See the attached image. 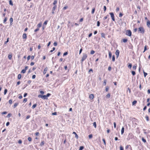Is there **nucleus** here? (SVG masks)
<instances>
[{
    "mask_svg": "<svg viewBox=\"0 0 150 150\" xmlns=\"http://www.w3.org/2000/svg\"><path fill=\"white\" fill-rule=\"evenodd\" d=\"M138 32L139 33L144 34L145 32V30L144 28L142 27L139 28L138 29Z\"/></svg>",
    "mask_w": 150,
    "mask_h": 150,
    "instance_id": "nucleus-1",
    "label": "nucleus"
},
{
    "mask_svg": "<svg viewBox=\"0 0 150 150\" xmlns=\"http://www.w3.org/2000/svg\"><path fill=\"white\" fill-rule=\"evenodd\" d=\"M87 55L86 54H83L82 59H81V61L82 62H83L87 57Z\"/></svg>",
    "mask_w": 150,
    "mask_h": 150,
    "instance_id": "nucleus-2",
    "label": "nucleus"
},
{
    "mask_svg": "<svg viewBox=\"0 0 150 150\" xmlns=\"http://www.w3.org/2000/svg\"><path fill=\"white\" fill-rule=\"evenodd\" d=\"M126 34L129 36H131L132 35V32L130 30H127L126 31Z\"/></svg>",
    "mask_w": 150,
    "mask_h": 150,
    "instance_id": "nucleus-3",
    "label": "nucleus"
},
{
    "mask_svg": "<svg viewBox=\"0 0 150 150\" xmlns=\"http://www.w3.org/2000/svg\"><path fill=\"white\" fill-rule=\"evenodd\" d=\"M109 14L110 15L112 19V20L113 21H115V18H114V16L113 13H110Z\"/></svg>",
    "mask_w": 150,
    "mask_h": 150,
    "instance_id": "nucleus-4",
    "label": "nucleus"
},
{
    "mask_svg": "<svg viewBox=\"0 0 150 150\" xmlns=\"http://www.w3.org/2000/svg\"><path fill=\"white\" fill-rule=\"evenodd\" d=\"M28 66H26L25 67V68L24 69H23L21 71V73H25V72L26 71V70L28 69Z\"/></svg>",
    "mask_w": 150,
    "mask_h": 150,
    "instance_id": "nucleus-5",
    "label": "nucleus"
},
{
    "mask_svg": "<svg viewBox=\"0 0 150 150\" xmlns=\"http://www.w3.org/2000/svg\"><path fill=\"white\" fill-rule=\"evenodd\" d=\"M120 53V51L118 50H117L115 54L117 56V58L119 56V54Z\"/></svg>",
    "mask_w": 150,
    "mask_h": 150,
    "instance_id": "nucleus-6",
    "label": "nucleus"
},
{
    "mask_svg": "<svg viewBox=\"0 0 150 150\" xmlns=\"http://www.w3.org/2000/svg\"><path fill=\"white\" fill-rule=\"evenodd\" d=\"M57 7V6L56 5H54V6L53 7V8H52V13L53 14L54 13V11L55 9Z\"/></svg>",
    "mask_w": 150,
    "mask_h": 150,
    "instance_id": "nucleus-7",
    "label": "nucleus"
},
{
    "mask_svg": "<svg viewBox=\"0 0 150 150\" xmlns=\"http://www.w3.org/2000/svg\"><path fill=\"white\" fill-rule=\"evenodd\" d=\"M22 37L23 39H26L27 37L26 34L25 33L23 34V35Z\"/></svg>",
    "mask_w": 150,
    "mask_h": 150,
    "instance_id": "nucleus-8",
    "label": "nucleus"
},
{
    "mask_svg": "<svg viewBox=\"0 0 150 150\" xmlns=\"http://www.w3.org/2000/svg\"><path fill=\"white\" fill-rule=\"evenodd\" d=\"M94 98V95L93 94H91L89 96V98L91 99H93Z\"/></svg>",
    "mask_w": 150,
    "mask_h": 150,
    "instance_id": "nucleus-9",
    "label": "nucleus"
},
{
    "mask_svg": "<svg viewBox=\"0 0 150 150\" xmlns=\"http://www.w3.org/2000/svg\"><path fill=\"white\" fill-rule=\"evenodd\" d=\"M73 134H74L75 135V137L76 138V139H78L79 138V137L77 134L75 132H73Z\"/></svg>",
    "mask_w": 150,
    "mask_h": 150,
    "instance_id": "nucleus-10",
    "label": "nucleus"
},
{
    "mask_svg": "<svg viewBox=\"0 0 150 150\" xmlns=\"http://www.w3.org/2000/svg\"><path fill=\"white\" fill-rule=\"evenodd\" d=\"M147 25L149 28L150 27V22L149 20H148L147 22Z\"/></svg>",
    "mask_w": 150,
    "mask_h": 150,
    "instance_id": "nucleus-11",
    "label": "nucleus"
},
{
    "mask_svg": "<svg viewBox=\"0 0 150 150\" xmlns=\"http://www.w3.org/2000/svg\"><path fill=\"white\" fill-rule=\"evenodd\" d=\"M10 25H11L12 24V22L13 21V19L12 18H11L10 19Z\"/></svg>",
    "mask_w": 150,
    "mask_h": 150,
    "instance_id": "nucleus-12",
    "label": "nucleus"
},
{
    "mask_svg": "<svg viewBox=\"0 0 150 150\" xmlns=\"http://www.w3.org/2000/svg\"><path fill=\"white\" fill-rule=\"evenodd\" d=\"M47 67H46L45 68V69H44V71H43L44 74H45L46 73V71H47Z\"/></svg>",
    "mask_w": 150,
    "mask_h": 150,
    "instance_id": "nucleus-13",
    "label": "nucleus"
},
{
    "mask_svg": "<svg viewBox=\"0 0 150 150\" xmlns=\"http://www.w3.org/2000/svg\"><path fill=\"white\" fill-rule=\"evenodd\" d=\"M124 128L123 127H122L121 130V133L122 134L123 133H124Z\"/></svg>",
    "mask_w": 150,
    "mask_h": 150,
    "instance_id": "nucleus-14",
    "label": "nucleus"
},
{
    "mask_svg": "<svg viewBox=\"0 0 150 150\" xmlns=\"http://www.w3.org/2000/svg\"><path fill=\"white\" fill-rule=\"evenodd\" d=\"M18 103H15L13 105L14 108H15L18 105Z\"/></svg>",
    "mask_w": 150,
    "mask_h": 150,
    "instance_id": "nucleus-15",
    "label": "nucleus"
},
{
    "mask_svg": "<svg viewBox=\"0 0 150 150\" xmlns=\"http://www.w3.org/2000/svg\"><path fill=\"white\" fill-rule=\"evenodd\" d=\"M115 55H113L112 57V62H114L115 61Z\"/></svg>",
    "mask_w": 150,
    "mask_h": 150,
    "instance_id": "nucleus-16",
    "label": "nucleus"
},
{
    "mask_svg": "<svg viewBox=\"0 0 150 150\" xmlns=\"http://www.w3.org/2000/svg\"><path fill=\"white\" fill-rule=\"evenodd\" d=\"M42 98L44 99H47V97L46 95H43V96Z\"/></svg>",
    "mask_w": 150,
    "mask_h": 150,
    "instance_id": "nucleus-17",
    "label": "nucleus"
},
{
    "mask_svg": "<svg viewBox=\"0 0 150 150\" xmlns=\"http://www.w3.org/2000/svg\"><path fill=\"white\" fill-rule=\"evenodd\" d=\"M112 56V54L109 51V57L110 58Z\"/></svg>",
    "mask_w": 150,
    "mask_h": 150,
    "instance_id": "nucleus-18",
    "label": "nucleus"
},
{
    "mask_svg": "<svg viewBox=\"0 0 150 150\" xmlns=\"http://www.w3.org/2000/svg\"><path fill=\"white\" fill-rule=\"evenodd\" d=\"M123 42L124 43H126L127 41V40L126 39H122Z\"/></svg>",
    "mask_w": 150,
    "mask_h": 150,
    "instance_id": "nucleus-19",
    "label": "nucleus"
},
{
    "mask_svg": "<svg viewBox=\"0 0 150 150\" xmlns=\"http://www.w3.org/2000/svg\"><path fill=\"white\" fill-rule=\"evenodd\" d=\"M145 118H146V120L147 121H149V117L148 115H146L145 116Z\"/></svg>",
    "mask_w": 150,
    "mask_h": 150,
    "instance_id": "nucleus-20",
    "label": "nucleus"
},
{
    "mask_svg": "<svg viewBox=\"0 0 150 150\" xmlns=\"http://www.w3.org/2000/svg\"><path fill=\"white\" fill-rule=\"evenodd\" d=\"M21 74H18V79H21Z\"/></svg>",
    "mask_w": 150,
    "mask_h": 150,
    "instance_id": "nucleus-21",
    "label": "nucleus"
},
{
    "mask_svg": "<svg viewBox=\"0 0 150 150\" xmlns=\"http://www.w3.org/2000/svg\"><path fill=\"white\" fill-rule=\"evenodd\" d=\"M137 103V101L136 100H134L132 103V105H134L135 104Z\"/></svg>",
    "mask_w": 150,
    "mask_h": 150,
    "instance_id": "nucleus-22",
    "label": "nucleus"
},
{
    "mask_svg": "<svg viewBox=\"0 0 150 150\" xmlns=\"http://www.w3.org/2000/svg\"><path fill=\"white\" fill-rule=\"evenodd\" d=\"M7 18L6 17H5L4 19V20L3 23H5L7 21Z\"/></svg>",
    "mask_w": 150,
    "mask_h": 150,
    "instance_id": "nucleus-23",
    "label": "nucleus"
},
{
    "mask_svg": "<svg viewBox=\"0 0 150 150\" xmlns=\"http://www.w3.org/2000/svg\"><path fill=\"white\" fill-rule=\"evenodd\" d=\"M37 105V104H34L32 106V108L33 109H34L36 107V106Z\"/></svg>",
    "mask_w": 150,
    "mask_h": 150,
    "instance_id": "nucleus-24",
    "label": "nucleus"
},
{
    "mask_svg": "<svg viewBox=\"0 0 150 150\" xmlns=\"http://www.w3.org/2000/svg\"><path fill=\"white\" fill-rule=\"evenodd\" d=\"M57 3V1L55 0L53 3V4L54 5H56L55 4Z\"/></svg>",
    "mask_w": 150,
    "mask_h": 150,
    "instance_id": "nucleus-25",
    "label": "nucleus"
},
{
    "mask_svg": "<svg viewBox=\"0 0 150 150\" xmlns=\"http://www.w3.org/2000/svg\"><path fill=\"white\" fill-rule=\"evenodd\" d=\"M9 3L10 5H11V6H13V4L11 0L9 1Z\"/></svg>",
    "mask_w": 150,
    "mask_h": 150,
    "instance_id": "nucleus-26",
    "label": "nucleus"
},
{
    "mask_svg": "<svg viewBox=\"0 0 150 150\" xmlns=\"http://www.w3.org/2000/svg\"><path fill=\"white\" fill-rule=\"evenodd\" d=\"M84 148V147L83 146H81L80 147L79 150H82Z\"/></svg>",
    "mask_w": 150,
    "mask_h": 150,
    "instance_id": "nucleus-27",
    "label": "nucleus"
},
{
    "mask_svg": "<svg viewBox=\"0 0 150 150\" xmlns=\"http://www.w3.org/2000/svg\"><path fill=\"white\" fill-rule=\"evenodd\" d=\"M93 125L95 128H96V122H94L93 123Z\"/></svg>",
    "mask_w": 150,
    "mask_h": 150,
    "instance_id": "nucleus-28",
    "label": "nucleus"
},
{
    "mask_svg": "<svg viewBox=\"0 0 150 150\" xmlns=\"http://www.w3.org/2000/svg\"><path fill=\"white\" fill-rule=\"evenodd\" d=\"M42 25V23H40L38 24L37 26L38 27L40 28L41 27Z\"/></svg>",
    "mask_w": 150,
    "mask_h": 150,
    "instance_id": "nucleus-29",
    "label": "nucleus"
},
{
    "mask_svg": "<svg viewBox=\"0 0 150 150\" xmlns=\"http://www.w3.org/2000/svg\"><path fill=\"white\" fill-rule=\"evenodd\" d=\"M12 56L11 55H8V58L9 59H10V60L12 58Z\"/></svg>",
    "mask_w": 150,
    "mask_h": 150,
    "instance_id": "nucleus-30",
    "label": "nucleus"
},
{
    "mask_svg": "<svg viewBox=\"0 0 150 150\" xmlns=\"http://www.w3.org/2000/svg\"><path fill=\"white\" fill-rule=\"evenodd\" d=\"M95 11V8H93L92 9V11H91V13L92 14H93L94 13Z\"/></svg>",
    "mask_w": 150,
    "mask_h": 150,
    "instance_id": "nucleus-31",
    "label": "nucleus"
},
{
    "mask_svg": "<svg viewBox=\"0 0 150 150\" xmlns=\"http://www.w3.org/2000/svg\"><path fill=\"white\" fill-rule=\"evenodd\" d=\"M27 101V99L26 98H25L23 101V102L24 103H25Z\"/></svg>",
    "mask_w": 150,
    "mask_h": 150,
    "instance_id": "nucleus-32",
    "label": "nucleus"
},
{
    "mask_svg": "<svg viewBox=\"0 0 150 150\" xmlns=\"http://www.w3.org/2000/svg\"><path fill=\"white\" fill-rule=\"evenodd\" d=\"M120 150H124V148L121 145L120 146Z\"/></svg>",
    "mask_w": 150,
    "mask_h": 150,
    "instance_id": "nucleus-33",
    "label": "nucleus"
},
{
    "mask_svg": "<svg viewBox=\"0 0 150 150\" xmlns=\"http://www.w3.org/2000/svg\"><path fill=\"white\" fill-rule=\"evenodd\" d=\"M142 141L144 142V143H145L146 142V140L145 139H144V138H142Z\"/></svg>",
    "mask_w": 150,
    "mask_h": 150,
    "instance_id": "nucleus-34",
    "label": "nucleus"
},
{
    "mask_svg": "<svg viewBox=\"0 0 150 150\" xmlns=\"http://www.w3.org/2000/svg\"><path fill=\"white\" fill-rule=\"evenodd\" d=\"M47 22H48L47 21H45L43 23V25H46L47 24Z\"/></svg>",
    "mask_w": 150,
    "mask_h": 150,
    "instance_id": "nucleus-35",
    "label": "nucleus"
},
{
    "mask_svg": "<svg viewBox=\"0 0 150 150\" xmlns=\"http://www.w3.org/2000/svg\"><path fill=\"white\" fill-rule=\"evenodd\" d=\"M110 93H108L106 96V97L107 98H110Z\"/></svg>",
    "mask_w": 150,
    "mask_h": 150,
    "instance_id": "nucleus-36",
    "label": "nucleus"
},
{
    "mask_svg": "<svg viewBox=\"0 0 150 150\" xmlns=\"http://www.w3.org/2000/svg\"><path fill=\"white\" fill-rule=\"evenodd\" d=\"M132 67V65L131 64H129V65H128V67L129 68H131V67Z\"/></svg>",
    "mask_w": 150,
    "mask_h": 150,
    "instance_id": "nucleus-37",
    "label": "nucleus"
},
{
    "mask_svg": "<svg viewBox=\"0 0 150 150\" xmlns=\"http://www.w3.org/2000/svg\"><path fill=\"white\" fill-rule=\"evenodd\" d=\"M132 74L133 75V76H134V75H135V71H132Z\"/></svg>",
    "mask_w": 150,
    "mask_h": 150,
    "instance_id": "nucleus-38",
    "label": "nucleus"
},
{
    "mask_svg": "<svg viewBox=\"0 0 150 150\" xmlns=\"http://www.w3.org/2000/svg\"><path fill=\"white\" fill-rule=\"evenodd\" d=\"M106 80H105L104 81V82L103 83V85L104 86H105L106 84Z\"/></svg>",
    "mask_w": 150,
    "mask_h": 150,
    "instance_id": "nucleus-39",
    "label": "nucleus"
},
{
    "mask_svg": "<svg viewBox=\"0 0 150 150\" xmlns=\"http://www.w3.org/2000/svg\"><path fill=\"white\" fill-rule=\"evenodd\" d=\"M95 53V51L94 50H91V54H93Z\"/></svg>",
    "mask_w": 150,
    "mask_h": 150,
    "instance_id": "nucleus-40",
    "label": "nucleus"
},
{
    "mask_svg": "<svg viewBox=\"0 0 150 150\" xmlns=\"http://www.w3.org/2000/svg\"><path fill=\"white\" fill-rule=\"evenodd\" d=\"M109 89V87L108 86L106 87L105 88V91L106 92H108V91Z\"/></svg>",
    "mask_w": 150,
    "mask_h": 150,
    "instance_id": "nucleus-41",
    "label": "nucleus"
},
{
    "mask_svg": "<svg viewBox=\"0 0 150 150\" xmlns=\"http://www.w3.org/2000/svg\"><path fill=\"white\" fill-rule=\"evenodd\" d=\"M100 25V22L99 21H98L97 22V26H99Z\"/></svg>",
    "mask_w": 150,
    "mask_h": 150,
    "instance_id": "nucleus-42",
    "label": "nucleus"
},
{
    "mask_svg": "<svg viewBox=\"0 0 150 150\" xmlns=\"http://www.w3.org/2000/svg\"><path fill=\"white\" fill-rule=\"evenodd\" d=\"M28 140L29 142H31L32 141V138L30 137H29L28 138Z\"/></svg>",
    "mask_w": 150,
    "mask_h": 150,
    "instance_id": "nucleus-43",
    "label": "nucleus"
},
{
    "mask_svg": "<svg viewBox=\"0 0 150 150\" xmlns=\"http://www.w3.org/2000/svg\"><path fill=\"white\" fill-rule=\"evenodd\" d=\"M44 144V141L40 143V145L41 146H43Z\"/></svg>",
    "mask_w": 150,
    "mask_h": 150,
    "instance_id": "nucleus-44",
    "label": "nucleus"
},
{
    "mask_svg": "<svg viewBox=\"0 0 150 150\" xmlns=\"http://www.w3.org/2000/svg\"><path fill=\"white\" fill-rule=\"evenodd\" d=\"M7 92V89H5L4 91V94L5 95Z\"/></svg>",
    "mask_w": 150,
    "mask_h": 150,
    "instance_id": "nucleus-45",
    "label": "nucleus"
},
{
    "mask_svg": "<svg viewBox=\"0 0 150 150\" xmlns=\"http://www.w3.org/2000/svg\"><path fill=\"white\" fill-rule=\"evenodd\" d=\"M12 103V100L11 99H10L9 100V103L10 104H11Z\"/></svg>",
    "mask_w": 150,
    "mask_h": 150,
    "instance_id": "nucleus-46",
    "label": "nucleus"
},
{
    "mask_svg": "<svg viewBox=\"0 0 150 150\" xmlns=\"http://www.w3.org/2000/svg\"><path fill=\"white\" fill-rule=\"evenodd\" d=\"M89 138L91 139L92 137V134H89L88 136Z\"/></svg>",
    "mask_w": 150,
    "mask_h": 150,
    "instance_id": "nucleus-47",
    "label": "nucleus"
},
{
    "mask_svg": "<svg viewBox=\"0 0 150 150\" xmlns=\"http://www.w3.org/2000/svg\"><path fill=\"white\" fill-rule=\"evenodd\" d=\"M108 15H107L106 16H105L104 18H103V19L104 20H105V19H107V18H108Z\"/></svg>",
    "mask_w": 150,
    "mask_h": 150,
    "instance_id": "nucleus-48",
    "label": "nucleus"
},
{
    "mask_svg": "<svg viewBox=\"0 0 150 150\" xmlns=\"http://www.w3.org/2000/svg\"><path fill=\"white\" fill-rule=\"evenodd\" d=\"M103 143H104V144H105V145H106V142H105V139H103Z\"/></svg>",
    "mask_w": 150,
    "mask_h": 150,
    "instance_id": "nucleus-49",
    "label": "nucleus"
},
{
    "mask_svg": "<svg viewBox=\"0 0 150 150\" xmlns=\"http://www.w3.org/2000/svg\"><path fill=\"white\" fill-rule=\"evenodd\" d=\"M144 75L145 77L147 75V74L144 71Z\"/></svg>",
    "mask_w": 150,
    "mask_h": 150,
    "instance_id": "nucleus-50",
    "label": "nucleus"
},
{
    "mask_svg": "<svg viewBox=\"0 0 150 150\" xmlns=\"http://www.w3.org/2000/svg\"><path fill=\"white\" fill-rule=\"evenodd\" d=\"M52 114L53 115H57V112H53Z\"/></svg>",
    "mask_w": 150,
    "mask_h": 150,
    "instance_id": "nucleus-51",
    "label": "nucleus"
},
{
    "mask_svg": "<svg viewBox=\"0 0 150 150\" xmlns=\"http://www.w3.org/2000/svg\"><path fill=\"white\" fill-rule=\"evenodd\" d=\"M68 54V53L67 52H66L64 53L63 54V56H66Z\"/></svg>",
    "mask_w": 150,
    "mask_h": 150,
    "instance_id": "nucleus-52",
    "label": "nucleus"
},
{
    "mask_svg": "<svg viewBox=\"0 0 150 150\" xmlns=\"http://www.w3.org/2000/svg\"><path fill=\"white\" fill-rule=\"evenodd\" d=\"M30 56L29 55V56H28L27 57V60L28 61L30 58Z\"/></svg>",
    "mask_w": 150,
    "mask_h": 150,
    "instance_id": "nucleus-53",
    "label": "nucleus"
},
{
    "mask_svg": "<svg viewBox=\"0 0 150 150\" xmlns=\"http://www.w3.org/2000/svg\"><path fill=\"white\" fill-rule=\"evenodd\" d=\"M114 127L115 128L116 127V123L115 122L113 123Z\"/></svg>",
    "mask_w": 150,
    "mask_h": 150,
    "instance_id": "nucleus-54",
    "label": "nucleus"
},
{
    "mask_svg": "<svg viewBox=\"0 0 150 150\" xmlns=\"http://www.w3.org/2000/svg\"><path fill=\"white\" fill-rule=\"evenodd\" d=\"M146 46H145L144 47V51H143V52H144L145 51H146Z\"/></svg>",
    "mask_w": 150,
    "mask_h": 150,
    "instance_id": "nucleus-55",
    "label": "nucleus"
},
{
    "mask_svg": "<svg viewBox=\"0 0 150 150\" xmlns=\"http://www.w3.org/2000/svg\"><path fill=\"white\" fill-rule=\"evenodd\" d=\"M136 66H134L133 67V69H136Z\"/></svg>",
    "mask_w": 150,
    "mask_h": 150,
    "instance_id": "nucleus-56",
    "label": "nucleus"
},
{
    "mask_svg": "<svg viewBox=\"0 0 150 150\" xmlns=\"http://www.w3.org/2000/svg\"><path fill=\"white\" fill-rule=\"evenodd\" d=\"M101 35V36L102 37L104 38L105 34L104 33H102Z\"/></svg>",
    "mask_w": 150,
    "mask_h": 150,
    "instance_id": "nucleus-57",
    "label": "nucleus"
},
{
    "mask_svg": "<svg viewBox=\"0 0 150 150\" xmlns=\"http://www.w3.org/2000/svg\"><path fill=\"white\" fill-rule=\"evenodd\" d=\"M57 45V42H54V46H56Z\"/></svg>",
    "mask_w": 150,
    "mask_h": 150,
    "instance_id": "nucleus-58",
    "label": "nucleus"
},
{
    "mask_svg": "<svg viewBox=\"0 0 150 150\" xmlns=\"http://www.w3.org/2000/svg\"><path fill=\"white\" fill-rule=\"evenodd\" d=\"M39 30V28H37L34 30V32H36L38 31Z\"/></svg>",
    "mask_w": 150,
    "mask_h": 150,
    "instance_id": "nucleus-59",
    "label": "nucleus"
},
{
    "mask_svg": "<svg viewBox=\"0 0 150 150\" xmlns=\"http://www.w3.org/2000/svg\"><path fill=\"white\" fill-rule=\"evenodd\" d=\"M108 69L109 71H111V67L110 66H109L108 68Z\"/></svg>",
    "mask_w": 150,
    "mask_h": 150,
    "instance_id": "nucleus-60",
    "label": "nucleus"
},
{
    "mask_svg": "<svg viewBox=\"0 0 150 150\" xmlns=\"http://www.w3.org/2000/svg\"><path fill=\"white\" fill-rule=\"evenodd\" d=\"M51 95V94L49 93H48L47 95H46L47 97V98L49 96Z\"/></svg>",
    "mask_w": 150,
    "mask_h": 150,
    "instance_id": "nucleus-61",
    "label": "nucleus"
},
{
    "mask_svg": "<svg viewBox=\"0 0 150 150\" xmlns=\"http://www.w3.org/2000/svg\"><path fill=\"white\" fill-rule=\"evenodd\" d=\"M42 96H43L42 95H39L38 96V97L39 98H42Z\"/></svg>",
    "mask_w": 150,
    "mask_h": 150,
    "instance_id": "nucleus-62",
    "label": "nucleus"
},
{
    "mask_svg": "<svg viewBox=\"0 0 150 150\" xmlns=\"http://www.w3.org/2000/svg\"><path fill=\"white\" fill-rule=\"evenodd\" d=\"M30 115H28L26 117V119H28L30 118Z\"/></svg>",
    "mask_w": 150,
    "mask_h": 150,
    "instance_id": "nucleus-63",
    "label": "nucleus"
},
{
    "mask_svg": "<svg viewBox=\"0 0 150 150\" xmlns=\"http://www.w3.org/2000/svg\"><path fill=\"white\" fill-rule=\"evenodd\" d=\"M34 64V63L33 62H32L30 64V65L31 66H33Z\"/></svg>",
    "mask_w": 150,
    "mask_h": 150,
    "instance_id": "nucleus-64",
    "label": "nucleus"
}]
</instances>
